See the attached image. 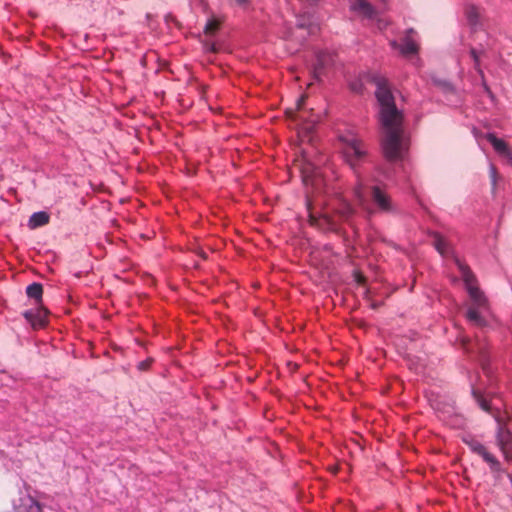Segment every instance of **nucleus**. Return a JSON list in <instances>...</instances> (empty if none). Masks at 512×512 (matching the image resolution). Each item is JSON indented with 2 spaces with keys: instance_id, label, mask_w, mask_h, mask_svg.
Instances as JSON below:
<instances>
[{
  "instance_id": "nucleus-1",
  "label": "nucleus",
  "mask_w": 512,
  "mask_h": 512,
  "mask_svg": "<svg viewBox=\"0 0 512 512\" xmlns=\"http://www.w3.org/2000/svg\"><path fill=\"white\" fill-rule=\"evenodd\" d=\"M372 81L376 85L375 96L380 106L379 122L384 134L381 140L383 154L389 161L403 159L409 145L403 129V114L395 105L387 79L375 74Z\"/></svg>"
},
{
  "instance_id": "nucleus-2",
  "label": "nucleus",
  "mask_w": 512,
  "mask_h": 512,
  "mask_svg": "<svg viewBox=\"0 0 512 512\" xmlns=\"http://www.w3.org/2000/svg\"><path fill=\"white\" fill-rule=\"evenodd\" d=\"M339 140L342 143L341 150L343 158L353 170L356 177V184L353 190L354 197L362 207H366L365 182L357 167L364 161L367 155V149L361 139L352 131L340 134Z\"/></svg>"
},
{
  "instance_id": "nucleus-3",
  "label": "nucleus",
  "mask_w": 512,
  "mask_h": 512,
  "mask_svg": "<svg viewBox=\"0 0 512 512\" xmlns=\"http://www.w3.org/2000/svg\"><path fill=\"white\" fill-rule=\"evenodd\" d=\"M320 203L314 202L308 195L306 197V207L311 225L318 227L324 232H337L339 223L336 216L342 220H349L354 214V209L349 202L344 199H338L333 207L317 209Z\"/></svg>"
},
{
  "instance_id": "nucleus-4",
  "label": "nucleus",
  "mask_w": 512,
  "mask_h": 512,
  "mask_svg": "<svg viewBox=\"0 0 512 512\" xmlns=\"http://www.w3.org/2000/svg\"><path fill=\"white\" fill-rule=\"evenodd\" d=\"M456 264L461 273L465 288L472 301L471 306L466 312V317L470 323L476 326H483L485 325V320L481 313L488 309L487 299L477 286V280L470 268L458 259H456Z\"/></svg>"
},
{
  "instance_id": "nucleus-5",
  "label": "nucleus",
  "mask_w": 512,
  "mask_h": 512,
  "mask_svg": "<svg viewBox=\"0 0 512 512\" xmlns=\"http://www.w3.org/2000/svg\"><path fill=\"white\" fill-rule=\"evenodd\" d=\"M472 394L479 407L490 414L497 422L496 442L504 458L510 461L512 457V434L506 428V414L501 411L500 407H497L492 401L487 400L478 391L473 389Z\"/></svg>"
},
{
  "instance_id": "nucleus-6",
  "label": "nucleus",
  "mask_w": 512,
  "mask_h": 512,
  "mask_svg": "<svg viewBox=\"0 0 512 512\" xmlns=\"http://www.w3.org/2000/svg\"><path fill=\"white\" fill-rule=\"evenodd\" d=\"M305 101V96H301L297 101L298 112L293 114V120L296 122L298 127V134L302 141H311V134L315 128L316 123L319 120L318 116L309 114V112L302 111V105Z\"/></svg>"
},
{
  "instance_id": "nucleus-7",
  "label": "nucleus",
  "mask_w": 512,
  "mask_h": 512,
  "mask_svg": "<svg viewBox=\"0 0 512 512\" xmlns=\"http://www.w3.org/2000/svg\"><path fill=\"white\" fill-rule=\"evenodd\" d=\"M462 440L473 453L482 457V459L489 465L492 473L498 475L503 473L501 463L494 455L487 451L486 447L480 441L471 435L464 436Z\"/></svg>"
},
{
  "instance_id": "nucleus-8",
  "label": "nucleus",
  "mask_w": 512,
  "mask_h": 512,
  "mask_svg": "<svg viewBox=\"0 0 512 512\" xmlns=\"http://www.w3.org/2000/svg\"><path fill=\"white\" fill-rule=\"evenodd\" d=\"M389 44L392 49L398 50L400 54L404 57L415 55L419 51V44L416 39V32L413 29H408L406 31L405 36L402 39V43H399L396 40H391Z\"/></svg>"
},
{
  "instance_id": "nucleus-9",
  "label": "nucleus",
  "mask_w": 512,
  "mask_h": 512,
  "mask_svg": "<svg viewBox=\"0 0 512 512\" xmlns=\"http://www.w3.org/2000/svg\"><path fill=\"white\" fill-rule=\"evenodd\" d=\"M335 57V54L330 51H319L316 53V61L311 71L315 80H320L325 70L334 65Z\"/></svg>"
},
{
  "instance_id": "nucleus-10",
  "label": "nucleus",
  "mask_w": 512,
  "mask_h": 512,
  "mask_svg": "<svg viewBox=\"0 0 512 512\" xmlns=\"http://www.w3.org/2000/svg\"><path fill=\"white\" fill-rule=\"evenodd\" d=\"M221 21L218 18L212 17L209 18L204 27V33L206 36V40L204 41V49L209 52L218 51L217 44L215 42H211V37L216 33L220 26Z\"/></svg>"
},
{
  "instance_id": "nucleus-11",
  "label": "nucleus",
  "mask_w": 512,
  "mask_h": 512,
  "mask_svg": "<svg viewBox=\"0 0 512 512\" xmlns=\"http://www.w3.org/2000/svg\"><path fill=\"white\" fill-rule=\"evenodd\" d=\"M371 197L374 204L381 212H392L393 205L390 197L379 186L374 185L371 191Z\"/></svg>"
},
{
  "instance_id": "nucleus-12",
  "label": "nucleus",
  "mask_w": 512,
  "mask_h": 512,
  "mask_svg": "<svg viewBox=\"0 0 512 512\" xmlns=\"http://www.w3.org/2000/svg\"><path fill=\"white\" fill-rule=\"evenodd\" d=\"M23 316L33 328H39L45 325L47 311L42 307H37L35 309L26 310Z\"/></svg>"
},
{
  "instance_id": "nucleus-13",
  "label": "nucleus",
  "mask_w": 512,
  "mask_h": 512,
  "mask_svg": "<svg viewBox=\"0 0 512 512\" xmlns=\"http://www.w3.org/2000/svg\"><path fill=\"white\" fill-rule=\"evenodd\" d=\"M350 9L369 20H373L377 15L375 8L366 0H354Z\"/></svg>"
},
{
  "instance_id": "nucleus-14",
  "label": "nucleus",
  "mask_w": 512,
  "mask_h": 512,
  "mask_svg": "<svg viewBox=\"0 0 512 512\" xmlns=\"http://www.w3.org/2000/svg\"><path fill=\"white\" fill-rule=\"evenodd\" d=\"M302 178L306 186L311 185L312 187H314L318 185L320 181L318 177L317 168L312 164H308L306 168L302 169Z\"/></svg>"
},
{
  "instance_id": "nucleus-15",
  "label": "nucleus",
  "mask_w": 512,
  "mask_h": 512,
  "mask_svg": "<svg viewBox=\"0 0 512 512\" xmlns=\"http://www.w3.org/2000/svg\"><path fill=\"white\" fill-rule=\"evenodd\" d=\"M49 214L45 211H39L33 213L28 221V225L30 228L35 229L41 226L46 225L49 222Z\"/></svg>"
},
{
  "instance_id": "nucleus-16",
  "label": "nucleus",
  "mask_w": 512,
  "mask_h": 512,
  "mask_svg": "<svg viewBox=\"0 0 512 512\" xmlns=\"http://www.w3.org/2000/svg\"><path fill=\"white\" fill-rule=\"evenodd\" d=\"M487 140L491 143L495 151L503 156L509 154V148L505 141L497 138L493 133H488L486 136Z\"/></svg>"
},
{
  "instance_id": "nucleus-17",
  "label": "nucleus",
  "mask_w": 512,
  "mask_h": 512,
  "mask_svg": "<svg viewBox=\"0 0 512 512\" xmlns=\"http://www.w3.org/2000/svg\"><path fill=\"white\" fill-rule=\"evenodd\" d=\"M26 293L29 298L35 299L37 302H39L43 294L42 285L39 283H32L28 285L26 288Z\"/></svg>"
},
{
  "instance_id": "nucleus-18",
  "label": "nucleus",
  "mask_w": 512,
  "mask_h": 512,
  "mask_svg": "<svg viewBox=\"0 0 512 512\" xmlns=\"http://www.w3.org/2000/svg\"><path fill=\"white\" fill-rule=\"evenodd\" d=\"M465 14L470 25L475 26L479 20V9L474 5H468L465 9Z\"/></svg>"
},
{
  "instance_id": "nucleus-19",
  "label": "nucleus",
  "mask_w": 512,
  "mask_h": 512,
  "mask_svg": "<svg viewBox=\"0 0 512 512\" xmlns=\"http://www.w3.org/2000/svg\"><path fill=\"white\" fill-rule=\"evenodd\" d=\"M23 505L27 506L26 512H41L40 504L31 497L22 500Z\"/></svg>"
},
{
  "instance_id": "nucleus-20",
  "label": "nucleus",
  "mask_w": 512,
  "mask_h": 512,
  "mask_svg": "<svg viewBox=\"0 0 512 512\" xmlns=\"http://www.w3.org/2000/svg\"><path fill=\"white\" fill-rule=\"evenodd\" d=\"M435 248L441 255H445L449 250L446 241L440 237L435 240Z\"/></svg>"
},
{
  "instance_id": "nucleus-21",
  "label": "nucleus",
  "mask_w": 512,
  "mask_h": 512,
  "mask_svg": "<svg viewBox=\"0 0 512 512\" xmlns=\"http://www.w3.org/2000/svg\"><path fill=\"white\" fill-rule=\"evenodd\" d=\"M470 54L474 60V66H475V69L478 71V73L480 74V76L483 78V71L482 69L480 68V62H479V55H478V52L475 50V49H471L470 51Z\"/></svg>"
},
{
  "instance_id": "nucleus-22",
  "label": "nucleus",
  "mask_w": 512,
  "mask_h": 512,
  "mask_svg": "<svg viewBox=\"0 0 512 512\" xmlns=\"http://www.w3.org/2000/svg\"><path fill=\"white\" fill-rule=\"evenodd\" d=\"M489 174L491 178L492 188L495 189L497 181V169L493 164L489 166Z\"/></svg>"
},
{
  "instance_id": "nucleus-23",
  "label": "nucleus",
  "mask_w": 512,
  "mask_h": 512,
  "mask_svg": "<svg viewBox=\"0 0 512 512\" xmlns=\"http://www.w3.org/2000/svg\"><path fill=\"white\" fill-rule=\"evenodd\" d=\"M231 1L236 6L242 8V9H247L249 7V4H250V0H231Z\"/></svg>"
},
{
  "instance_id": "nucleus-24",
  "label": "nucleus",
  "mask_w": 512,
  "mask_h": 512,
  "mask_svg": "<svg viewBox=\"0 0 512 512\" xmlns=\"http://www.w3.org/2000/svg\"><path fill=\"white\" fill-rule=\"evenodd\" d=\"M374 19H376L377 27L380 30H383V29L387 28L388 25H389V21L386 20V19L376 18V17Z\"/></svg>"
},
{
  "instance_id": "nucleus-25",
  "label": "nucleus",
  "mask_w": 512,
  "mask_h": 512,
  "mask_svg": "<svg viewBox=\"0 0 512 512\" xmlns=\"http://www.w3.org/2000/svg\"><path fill=\"white\" fill-rule=\"evenodd\" d=\"M351 89L355 92H361L362 91V85L360 83H352Z\"/></svg>"
},
{
  "instance_id": "nucleus-26",
  "label": "nucleus",
  "mask_w": 512,
  "mask_h": 512,
  "mask_svg": "<svg viewBox=\"0 0 512 512\" xmlns=\"http://www.w3.org/2000/svg\"><path fill=\"white\" fill-rule=\"evenodd\" d=\"M483 87H484L485 92H486L490 97H492V96H493V94H492V92H491L490 88L488 87V85H487L485 82H483Z\"/></svg>"
},
{
  "instance_id": "nucleus-27",
  "label": "nucleus",
  "mask_w": 512,
  "mask_h": 512,
  "mask_svg": "<svg viewBox=\"0 0 512 512\" xmlns=\"http://www.w3.org/2000/svg\"><path fill=\"white\" fill-rule=\"evenodd\" d=\"M505 157L508 159V163L512 166V153L509 151V154H506Z\"/></svg>"
},
{
  "instance_id": "nucleus-28",
  "label": "nucleus",
  "mask_w": 512,
  "mask_h": 512,
  "mask_svg": "<svg viewBox=\"0 0 512 512\" xmlns=\"http://www.w3.org/2000/svg\"><path fill=\"white\" fill-rule=\"evenodd\" d=\"M148 366V363L147 362H140L139 363V369H145L146 367Z\"/></svg>"
},
{
  "instance_id": "nucleus-29",
  "label": "nucleus",
  "mask_w": 512,
  "mask_h": 512,
  "mask_svg": "<svg viewBox=\"0 0 512 512\" xmlns=\"http://www.w3.org/2000/svg\"><path fill=\"white\" fill-rule=\"evenodd\" d=\"M304 26H305V25H304L303 23H301V22H297V27H298V28H303Z\"/></svg>"
}]
</instances>
